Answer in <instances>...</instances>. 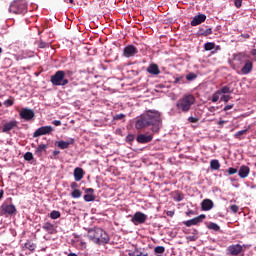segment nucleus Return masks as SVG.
<instances>
[{
    "instance_id": "1",
    "label": "nucleus",
    "mask_w": 256,
    "mask_h": 256,
    "mask_svg": "<svg viewBox=\"0 0 256 256\" xmlns=\"http://www.w3.org/2000/svg\"><path fill=\"white\" fill-rule=\"evenodd\" d=\"M161 125V114L157 110H148L142 114L135 122V127L139 131L145 127L152 126L153 133H159Z\"/></svg>"
},
{
    "instance_id": "2",
    "label": "nucleus",
    "mask_w": 256,
    "mask_h": 256,
    "mask_svg": "<svg viewBox=\"0 0 256 256\" xmlns=\"http://www.w3.org/2000/svg\"><path fill=\"white\" fill-rule=\"evenodd\" d=\"M87 237L92 243H95L96 245H107L109 241H111V238L109 237V234L102 228H93L88 231Z\"/></svg>"
},
{
    "instance_id": "3",
    "label": "nucleus",
    "mask_w": 256,
    "mask_h": 256,
    "mask_svg": "<svg viewBox=\"0 0 256 256\" xmlns=\"http://www.w3.org/2000/svg\"><path fill=\"white\" fill-rule=\"evenodd\" d=\"M192 105H195V96L193 94H186L176 102V108L181 113H189Z\"/></svg>"
},
{
    "instance_id": "4",
    "label": "nucleus",
    "mask_w": 256,
    "mask_h": 256,
    "mask_svg": "<svg viewBox=\"0 0 256 256\" xmlns=\"http://www.w3.org/2000/svg\"><path fill=\"white\" fill-rule=\"evenodd\" d=\"M50 81L55 87H65V85H69V80L65 78V71L63 70H58L52 75Z\"/></svg>"
},
{
    "instance_id": "5",
    "label": "nucleus",
    "mask_w": 256,
    "mask_h": 256,
    "mask_svg": "<svg viewBox=\"0 0 256 256\" xmlns=\"http://www.w3.org/2000/svg\"><path fill=\"white\" fill-rule=\"evenodd\" d=\"M9 11L14 15H23L27 13V4L23 0H15L10 4Z\"/></svg>"
},
{
    "instance_id": "6",
    "label": "nucleus",
    "mask_w": 256,
    "mask_h": 256,
    "mask_svg": "<svg viewBox=\"0 0 256 256\" xmlns=\"http://www.w3.org/2000/svg\"><path fill=\"white\" fill-rule=\"evenodd\" d=\"M19 117L24 121H33L35 118V111L29 108H22L19 112Z\"/></svg>"
},
{
    "instance_id": "7",
    "label": "nucleus",
    "mask_w": 256,
    "mask_h": 256,
    "mask_svg": "<svg viewBox=\"0 0 256 256\" xmlns=\"http://www.w3.org/2000/svg\"><path fill=\"white\" fill-rule=\"evenodd\" d=\"M226 253L227 255L232 256L241 255V253H243V246H241L240 244H232L227 247Z\"/></svg>"
},
{
    "instance_id": "8",
    "label": "nucleus",
    "mask_w": 256,
    "mask_h": 256,
    "mask_svg": "<svg viewBox=\"0 0 256 256\" xmlns=\"http://www.w3.org/2000/svg\"><path fill=\"white\" fill-rule=\"evenodd\" d=\"M251 59V56H249L245 52H240L238 54H234V61L238 63V65H244Z\"/></svg>"
},
{
    "instance_id": "9",
    "label": "nucleus",
    "mask_w": 256,
    "mask_h": 256,
    "mask_svg": "<svg viewBox=\"0 0 256 256\" xmlns=\"http://www.w3.org/2000/svg\"><path fill=\"white\" fill-rule=\"evenodd\" d=\"M50 133H53V128L51 126H42L33 133V137L37 138L42 135H49Z\"/></svg>"
},
{
    "instance_id": "10",
    "label": "nucleus",
    "mask_w": 256,
    "mask_h": 256,
    "mask_svg": "<svg viewBox=\"0 0 256 256\" xmlns=\"http://www.w3.org/2000/svg\"><path fill=\"white\" fill-rule=\"evenodd\" d=\"M131 221L134 223V225H143L147 221V215L143 214V212H136L134 216L132 217Z\"/></svg>"
},
{
    "instance_id": "11",
    "label": "nucleus",
    "mask_w": 256,
    "mask_h": 256,
    "mask_svg": "<svg viewBox=\"0 0 256 256\" xmlns=\"http://www.w3.org/2000/svg\"><path fill=\"white\" fill-rule=\"evenodd\" d=\"M205 218H206L205 214H201L195 218L184 221L183 223L186 227H193V225H199V223H203V219Z\"/></svg>"
},
{
    "instance_id": "12",
    "label": "nucleus",
    "mask_w": 256,
    "mask_h": 256,
    "mask_svg": "<svg viewBox=\"0 0 256 256\" xmlns=\"http://www.w3.org/2000/svg\"><path fill=\"white\" fill-rule=\"evenodd\" d=\"M137 53H139V50H137V47L133 46V45H128L124 48L123 51V55L124 57H135V55H137Z\"/></svg>"
},
{
    "instance_id": "13",
    "label": "nucleus",
    "mask_w": 256,
    "mask_h": 256,
    "mask_svg": "<svg viewBox=\"0 0 256 256\" xmlns=\"http://www.w3.org/2000/svg\"><path fill=\"white\" fill-rule=\"evenodd\" d=\"M19 122L17 120H12L3 125L2 133H9V131H13L15 127H18Z\"/></svg>"
},
{
    "instance_id": "14",
    "label": "nucleus",
    "mask_w": 256,
    "mask_h": 256,
    "mask_svg": "<svg viewBox=\"0 0 256 256\" xmlns=\"http://www.w3.org/2000/svg\"><path fill=\"white\" fill-rule=\"evenodd\" d=\"M206 19H207V16L205 14L196 15L192 19L191 25H192V27H197V25H201V23H205Z\"/></svg>"
},
{
    "instance_id": "15",
    "label": "nucleus",
    "mask_w": 256,
    "mask_h": 256,
    "mask_svg": "<svg viewBox=\"0 0 256 256\" xmlns=\"http://www.w3.org/2000/svg\"><path fill=\"white\" fill-rule=\"evenodd\" d=\"M85 193L86 195H84V201H86V203H91V201H95V189L93 188H86L85 189Z\"/></svg>"
},
{
    "instance_id": "16",
    "label": "nucleus",
    "mask_w": 256,
    "mask_h": 256,
    "mask_svg": "<svg viewBox=\"0 0 256 256\" xmlns=\"http://www.w3.org/2000/svg\"><path fill=\"white\" fill-rule=\"evenodd\" d=\"M74 144H75V139L73 138H70L68 141L60 140L56 142V145L59 149H69V146Z\"/></svg>"
},
{
    "instance_id": "17",
    "label": "nucleus",
    "mask_w": 256,
    "mask_h": 256,
    "mask_svg": "<svg viewBox=\"0 0 256 256\" xmlns=\"http://www.w3.org/2000/svg\"><path fill=\"white\" fill-rule=\"evenodd\" d=\"M136 141L141 144L151 143L153 141V135L140 134L137 136Z\"/></svg>"
},
{
    "instance_id": "18",
    "label": "nucleus",
    "mask_w": 256,
    "mask_h": 256,
    "mask_svg": "<svg viewBox=\"0 0 256 256\" xmlns=\"http://www.w3.org/2000/svg\"><path fill=\"white\" fill-rule=\"evenodd\" d=\"M251 71H253V61H251V59H250L242 67L241 73H242V75H249V73Z\"/></svg>"
},
{
    "instance_id": "19",
    "label": "nucleus",
    "mask_w": 256,
    "mask_h": 256,
    "mask_svg": "<svg viewBox=\"0 0 256 256\" xmlns=\"http://www.w3.org/2000/svg\"><path fill=\"white\" fill-rule=\"evenodd\" d=\"M129 256H149V253L143 248H135L133 251L128 253Z\"/></svg>"
},
{
    "instance_id": "20",
    "label": "nucleus",
    "mask_w": 256,
    "mask_h": 256,
    "mask_svg": "<svg viewBox=\"0 0 256 256\" xmlns=\"http://www.w3.org/2000/svg\"><path fill=\"white\" fill-rule=\"evenodd\" d=\"M249 173H251V169L244 165L240 167L238 175L241 179H245L246 177H249Z\"/></svg>"
},
{
    "instance_id": "21",
    "label": "nucleus",
    "mask_w": 256,
    "mask_h": 256,
    "mask_svg": "<svg viewBox=\"0 0 256 256\" xmlns=\"http://www.w3.org/2000/svg\"><path fill=\"white\" fill-rule=\"evenodd\" d=\"M214 206L211 199H204L201 203L202 211H211V208Z\"/></svg>"
},
{
    "instance_id": "22",
    "label": "nucleus",
    "mask_w": 256,
    "mask_h": 256,
    "mask_svg": "<svg viewBox=\"0 0 256 256\" xmlns=\"http://www.w3.org/2000/svg\"><path fill=\"white\" fill-rule=\"evenodd\" d=\"M172 198L174 199V201L179 203L185 199V194L179 190H176V191L172 192Z\"/></svg>"
},
{
    "instance_id": "23",
    "label": "nucleus",
    "mask_w": 256,
    "mask_h": 256,
    "mask_svg": "<svg viewBox=\"0 0 256 256\" xmlns=\"http://www.w3.org/2000/svg\"><path fill=\"white\" fill-rule=\"evenodd\" d=\"M147 72L150 73V75H159L161 70H159V66L157 64H150L147 68Z\"/></svg>"
},
{
    "instance_id": "24",
    "label": "nucleus",
    "mask_w": 256,
    "mask_h": 256,
    "mask_svg": "<svg viewBox=\"0 0 256 256\" xmlns=\"http://www.w3.org/2000/svg\"><path fill=\"white\" fill-rule=\"evenodd\" d=\"M3 211L6 215H13L17 211V208H15V205L9 204L3 207Z\"/></svg>"
},
{
    "instance_id": "25",
    "label": "nucleus",
    "mask_w": 256,
    "mask_h": 256,
    "mask_svg": "<svg viewBox=\"0 0 256 256\" xmlns=\"http://www.w3.org/2000/svg\"><path fill=\"white\" fill-rule=\"evenodd\" d=\"M84 174L85 173L83 172V168H79V167L75 168L74 169V179H75V181H81V179H83Z\"/></svg>"
},
{
    "instance_id": "26",
    "label": "nucleus",
    "mask_w": 256,
    "mask_h": 256,
    "mask_svg": "<svg viewBox=\"0 0 256 256\" xmlns=\"http://www.w3.org/2000/svg\"><path fill=\"white\" fill-rule=\"evenodd\" d=\"M42 229H44V231H46L50 235H53V233H55V226L49 222L44 223Z\"/></svg>"
},
{
    "instance_id": "27",
    "label": "nucleus",
    "mask_w": 256,
    "mask_h": 256,
    "mask_svg": "<svg viewBox=\"0 0 256 256\" xmlns=\"http://www.w3.org/2000/svg\"><path fill=\"white\" fill-rule=\"evenodd\" d=\"M46 149H47V145L45 144L38 145V147L35 150V155H37V157H41L43 155V151H46Z\"/></svg>"
},
{
    "instance_id": "28",
    "label": "nucleus",
    "mask_w": 256,
    "mask_h": 256,
    "mask_svg": "<svg viewBox=\"0 0 256 256\" xmlns=\"http://www.w3.org/2000/svg\"><path fill=\"white\" fill-rule=\"evenodd\" d=\"M210 169H213L214 171H219V169H221V163H219V160L217 159L211 160Z\"/></svg>"
},
{
    "instance_id": "29",
    "label": "nucleus",
    "mask_w": 256,
    "mask_h": 256,
    "mask_svg": "<svg viewBox=\"0 0 256 256\" xmlns=\"http://www.w3.org/2000/svg\"><path fill=\"white\" fill-rule=\"evenodd\" d=\"M25 247L26 249H28L29 251H35V249H37V245L35 243H33V241H27L25 243Z\"/></svg>"
},
{
    "instance_id": "30",
    "label": "nucleus",
    "mask_w": 256,
    "mask_h": 256,
    "mask_svg": "<svg viewBox=\"0 0 256 256\" xmlns=\"http://www.w3.org/2000/svg\"><path fill=\"white\" fill-rule=\"evenodd\" d=\"M81 195H83V192H81V190L79 189H74L72 192H71V197L73 199H79L81 197Z\"/></svg>"
},
{
    "instance_id": "31",
    "label": "nucleus",
    "mask_w": 256,
    "mask_h": 256,
    "mask_svg": "<svg viewBox=\"0 0 256 256\" xmlns=\"http://www.w3.org/2000/svg\"><path fill=\"white\" fill-rule=\"evenodd\" d=\"M220 95H226L227 93H233V90L229 86H224L220 90H218Z\"/></svg>"
},
{
    "instance_id": "32",
    "label": "nucleus",
    "mask_w": 256,
    "mask_h": 256,
    "mask_svg": "<svg viewBox=\"0 0 256 256\" xmlns=\"http://www.w3.org/2000/svg\"><path fill=\"white\" fill-rule=\"evenodd\" d=\"M155 255H163L165 253V247L164 246H156L154 248Z\"/></svg>"
},
{
    "instance_id": "33",
    "label": "nucleus",
    "mask_w": 256,
    "mask_h": 256,
    "mask_svg": "<svg viewBox=\"0 0 256 256\" xmlns=\"http://www.w3.org/2000/svg\"><path fill=\"white\" fill-rule=\"evenodd\" d=\"M205 51H213L215 49V43L214 42H207L204 44Z\"/></svg>"
},
{
    "instance_id": "34",
    "label": "nucleus",
    "mask_w": 256,
    "mask_h": 256,
    "mask_svg": "<svg viewBox=\"0 0 256 256\" xmlns=\"http://www.w3.org/2000/svg\"><path fill=\"white\" fill-rule=\"evenodd\" d=\"M208 229L212 231H221V227H219L217 223H214V222H211L210 224H208Z\"/></svg>"
},
{
    "instance_id": "35",
    "label": "nucleus",
    "mask_w": 256,
    "mask_h": 256,
    "mask_svg": "<svg viewBox=\"0 0 256 256\" xmlns=\"http://www.w3.org/2000/svg\"><path fill=\"white\" fill-rule=\"evenodd\" d=\"M125 114H116L113 116L112 121H125Z\"/></svg>"
},
{
    "instance_id": "36",
    "label": "nucleus",
    "mask_w": 256,
    "mask_h": 256,
    "mask_svg": "<svg viewBox=\"0 0 256 256\" xmlns=\"http://www.w3.org/2000/svg\"><path fill=\"white\" fill-rule=\"evenodd\" d=\"M51 219H59L61 217V212L54 210L50 213Z\"/></svg>"
},
{
    "instance_id": "37",
    "label": "nucleus",
    "mask_w": 256,
    "mask_h": 256,
    "mask_svg": "<svg viewBox=\"0 0 256 256\" xmlns=\"http://www.w3.org/2000/svg\"><path fill=\"white\" fill-rule=\"evenodd\" d=\"M3 65L4 67L9 68L11 67V65H13V60H11L10 58H4Z\"/></svg>"
},
{
    "instance_id": "38",
    "label": "nucleus",
    "mask_w": 256,
    "mask_h": 256,
    "mask_svg": "<svg viewBox=\"0 0 256 256\" xmlns=\"http://www.w3.org/2000/svg\"><path fill=\"white\" fill-rule=\"evenodd\" d=\"M219 95H221V92L217 90L213 95H212V103H217L219 101Z\"/></svg>"
},
{
    "instance_id": "39",
    "label": "nucleus",
    "mask_w": 256,
    "mask_h": 256,
    "mask_svg": "<svg viewBox=\"0 0 256 256\" xmlns=\"http://www.w3.org/2000/svg\"><path fill=\"white\" fill-rule=\"evenodd\" d=\"M246 133H247V129L240 130L235 133L234 137H235V139H241V136L245 135Z\"/></svg>"
},
{
    "instance_id": "40",
    "label": "nucleus",
    "mask_w": 256,
    "mask_h": 256,
    "mask_svg": "<svg viewBox=\"0 0 256 256\" xmlns=\"http://www.w3.org/2000/svg\"><path fill=\"white\" fill-rule=\"evenodd\" d=\"M15 101L13 99H7L3 102V105L5 107H13Z\"/></svg>"
},
{
    "instance_id": "41",
    "label": "nucleus",
    "mask_w": 256,
    "mask_h": 256,
    "mask_svg": "<svg viewBox=\"0 0 256 256\" xmlns=\"http://www.w3.org/2000/svg\"><path fill=\"white\" fill-rule=\"evenodd\" d=\"M24 159H25V161H33V153H31V152H26V153L24 154Z\"/></svg>"
},
{
    "instance_id": "42",
    "label": "nucleus",
    "mask_w": 256,
    "mask_h": 256,
    "mask_svg": "<svg viewBox=\"0 0 256 256\" xmlns=\"http://www.w3.org/2000/svg\"><path fill=\"white\" fill-rule=\"evenodd\" d=\"M49 46H50V44L47 43V42H44V41H40V42L38 43L39 49H47V47H49Z\"/></svg>"
},
{
    "instance_id": "43",
    "label": "nucleus",
    "mask_w": 256,
    "mask_h": 256,
    "mask_svg": "<svg viewBox=\"0 0 256 256\" xmlns=\"http://www.w3.org/2000/svg\"><path fill=\"white\" fill-rule=\"evenodd\" d=\"M196 77H197V74L195 73H189L188 75H186L187 81H194Z\"/></svg>"
},
{
    "instance_id": "44",
    "label": "nucleus",
    "mask_w": 256,
    "mask_h": 256,
    "mask_svg": "<svg viewBox=\"0 0 256 256\" xmlns=\"http://www.w3.org/2000/svg\"><path fill=\"white\" fill-rule=\"evenodd\" d=\"M220 101H223L224 103H229V101H231V96H229V95H223V96L220 98Z\"/></svg>"
},
{
    "instance_id": "45",
    "label": "nucleus",
    "mask_w": 256,
    "mask_h": 256,
    "mask_svg": "<svg viewBox=\"0 0 256 256\" xmlns=\"http://www.w3.org/2000/svg\"><path fill=\"white\" fill-rule=\"evenodd\" d=\"M174 83H185L184 76H178L175 78Z\"/></svg>"
},
{
    "instance_id": "46",
    "label": "nucleus",
    "mask_w": 256,
    "mask_h": 256,
    "mask_svg": "<svg viewBox=\"0 0 256 256\" xmlns=\"http://www.w3.org/2000/svg\"><path fill=\"white\" fill-rule=\"evenodd\" d=\"M230 211H231L232 213H237V212L239 211V206H237V205H235V204L231 205V206H230Z\"/></svg>"
},
{
    "instance_id": "47",
    "label": "nucleus",
    "mask_w": 256,
    "mask_h": 256,
    "mask_svg": "<svg viewBox=\"0 0 256 256\" xmlns=\"http://www.w3.org/2000/svg\"><path fill=\"white\" fill-rule=\"evenodd\" d=\"M234 5L237 9H239L241 5H243V0H234Z\"/></svg>"
},
{
    "instance_id": "48",
    "label": "nucleus",
    "mask_w": 256,
    "mask_h": 256,
    "mask_svg": "<svg viewBox=\"0 0 256 256\" xmlns=\"http://www.w3.org/2000/svg\"><path fill=\"white\" fill-rule=\"evenodd\" d=\"M188 121H189V123H198L199 122V118H195L193 116H190L188 118Z\"/></svg>"
},
{
    "instance_id": "49",
    "label": "nucleus",
    "mask_w": 256,
    "mask_h": 256,
    "mask_svg": "<svg viewBox=\"0 0 256 256\" xmlns=\"http://www.w3.org/2000/svg\"><path fill=\"white\" fill-rule=\"evenodd\" d=\"M211 33H213V30L211 28L206 29L202 35H204V37H207V35H211Z\"/></svg>"
},
{
    "instance_id": "50",
    "label": "nucleus",
    "mask_w": 256,
    "mask_h": 256,
    "mask_svg": "<svg viewBox=\"0 0 256 256\" xmlns=\"http://www.w3.org/2000/svg\"><path fill=\"white\" fill-rule=\"evenodd\" d=\"M233 107H235L234 104H228V105H226V106L223 108V111H229V110L233 109Z\"/></svg>"
},
{
    "instance_id": "51",
    "label": "nucleus",
    "mask_w": 256,
    "mask_h": 256,
    "mask_svg": "<svg viewBox=\"0 0 256 256\" xmlns=\"http://www.w3.org/2000/svg\"><path fill=\"white\" fill-rule=\"evenodd\" d=\"M237 173V168H229L228 169V174L229 175H235Z\"/></svg>"
},
{
    "instance_id": "52",
    "label": "nucleus",
    "mask_w": 256,
    "mask_h": 256,
    "mask_svg": "<svg viewBox=\"0 0 256 256\" xmlns=\"http://www.w3.org/2000/svg\"><path fill=\"white\" fill-rule=\"evenodd\" d=\"M77 243H80L81 249H85V247H87V243H85L83 240H77Z\"/></svg>"
},
{
    "instance_id": "53",
    "label": "nucleus",
    "mask_w": 256,
    "mask_h": 256,
    "mask_svg": "<svg viewBox=\"0 0 256 256\" xmlns=\"http://www.w3.org/2000/svg\"><path fill=\"white\" fill-rule=\"evenodd\" d=\"M127 141H135V135H133V134H129L128 136H127Z\"/></svg>"
},
{
    "instance_id": "54",
    "label": "nucleus",
    "mask_w": 256,
    "mask_h": 256,
    "mask_svg": "<svg viewBox=\"0 0 256 256\" xmlns=\"http://www.w3.org/2000/svg\"><path fill=\"white\" fill-rule=\"evenodd\" d=\"M52 125H55V127H59V126H61V121L60 120H54L52 122Z\"/></svg>"
},
{
    "instance_id": "55",
    "label": "nucleus",
    "mask_w": 256,
    "mask_h": 256,
    "mask_svg": "<svg viewBox=\"0 0 256 256\" xmlns=\"http://www.w3.org/2000/svg\"><path fill=\"white\" fill-rule=\"evenodd\" d=\"M208 111H210V113H215V111H217V107L211 106L208 108Z\"/></svg>"
},
{
    "instance_id": "56",
    "label": "nucleus",
    "mask_w": 256,
    "mask_h": 256,
    "mask_svg": "<svg viewBox=\"0 0 256 256\" xmlns=\"http://www.w3.org/2000/svg\"><path fill=\"white\" fill-rule=\"evenodd\" d=\"M240 37H243V39H249L251 36L249 34H241Z\"/></svg>"
},
{
    "instance_id": "57",
    "label": "nucleus",
    "mask_w": 256,
    "mask_h": 256,
    "mask_svg": "<svg viewBox=\"0 0 256 256\" xmlns=\"http://www.w3.org/2000/svg\"><path fill=\"white\" fill-rule=\"evenodd\" d=\"M168 217H173V215H175L174 211H168L167 212Z\"/></svg>"
},
{
    "instance_id": "58",
    "label": "nucleus",
    "mask_w": 256,
    "mask_h": 256,
    "mask_svg": "<svg viewBox=\"0 0 256 256\" xmlns=\"http://www.w3.org/2000/svg\"><path fill=\"white\" fill-rule=\"evenodd\" d=\"M3 195H5V191L3 189L0 190V201L3 199Z\"/></svg>"
},
{
    "instance_id": "59",
    "label": "nucleus",
    "mask_w": 256,
    "mask_h": 256,
    "mask_svg": "<svg viewBox=\"0 0 256 256\" xmlns=\"http://www.w3.org/2000/svg\"><path fill=\"white\" fill-rule=\"evenodd\" d=\"M59 153H61V151H59V150L53 151L54 157H57V155H59Z\"/></svg>"
},
{
    "instance_id": "60",
    "label": "nucleus",
    "mask_w": 256,
    "mask_h": 256,
    "mask_svg": "<svg viewBox=\"0 0 256 256\" xmlns=\"http://www.w3.org/2000/svg\"><path fill=\"white\" fill-rule=\"evenodd\" d=\"M225 123H227L226 121H224V120H220V121H218V125H225Z\"/></svg>"
},
{
    "instance_id": "61",
    "label": "nucleus",
    "mask_w": 256,
    "mask_h": 256,
    "mask_svg": "<svg viewBox=\"0 0 256 256\" xmlns=\"http://www.w3.org/2000/svg\"><path fill=\"white\" fill-rule=\"evenodd\" d=\"M71 189H75V187H77V184L75 182H73L71 185H70Z\"/></svg>"
},
{
    "instance_id": "62",
    "label": "nucleus",
    "mask_w": 256,
    "mask_h": 256,
    "mask_svg": "<svg viewBox=\"0 0 256 256\" xmlns=\"http://www.w3.org/2000/svg\"><path fill=\"white\" fill-rule=\"evenodd\" d=\"M251 55H253L254 57L256 56V49H253V50L251 51Z\"/></svg>"
},
{
    "instance_id": "63",
    "label": "nucleus",
    "mask_w": 256,
    "mask_h": 256,
    "mask_svg": "<svg viewBox=\"0 0 256 256\" xmlns=\"http://www.w3.org/2000/svg\"><path fill=\"white\" fill-rule=\"evenodd\" d=\"M67 256H77L76 253H69Z\"/></svg>"
},
{
    "instance_id": "64",
    "label": "nucleus",
    "mask_w": 256,
    "mask_h": 256,
    "mask_svg": "<svg viewBox=\"0 0 256 256\" xmlns=\"http://www.w3.org/2000/svg\"><path fill=\"white\" fill-rule=\"evenodd\" d=\"M67 73L69 76L73 75V72H71V71H68Z\"/></svg>"
}]
</instances>
